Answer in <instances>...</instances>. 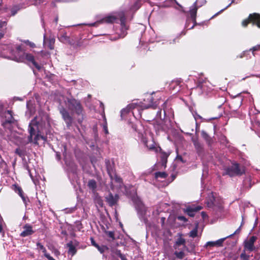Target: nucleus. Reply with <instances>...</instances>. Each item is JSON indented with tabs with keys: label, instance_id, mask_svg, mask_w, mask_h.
Returning <instances> with one entry per match:
<instances>
[{
	"label": "nucleus",
	"instance_id": "43",
	"mask_svg": "<svg viewBox=\"0 0 260 260\" xmlns=\"http://www.w3.org/2000/svg\"><path fill=\"white\" fill-rule=\"evenodd\" d=\"M17 7H18L16 6L12 9V15H14L17 13V10L20 9L19 8H17Z\"/></svg>",
	"mask_w": 260,
	"mask_h": 260
},
{
	"label": "nucleus",
	"instance_id": "37",
	"mask_svg": "<svg viewBox=\"0 0 260 260\" xmlns=\"http://www.w3.org/2000/svg\"><path fill=\"white\" fill-rule=\"evenodd\" d=\"M94 246H95V247H96L98 248V249L100 251V252L102 253L104 252L105 251V247L104 246H103V247H100L98 244H94Z\"/></svg>",
	"mask_w": 260,
	"mask_h": 260
},
{
	"label": "nucleus",
	"instance_id": "40",
	"mask_svg": "<svg viewBox=\"0 0 260 260\" xmlns=\"http://www.w3.org/2000/svg\"><path fill=\"white\" fill-rule=\"evenodd\" d=\"M24 43L29 45L31 48H35L36 47V45L34 43L30 42L28 40L24 41Z\"/></svg>",
	"mask_w": 260,
	"mask_h": 260
},
{
	"label": "nucleus",
	"instance_id": "55",
	"mask_svg": "<svg viewBox=\"0 0 260 260\" xmlns=\"http://www.w3.org/2000/svg\"><path fill=\"white\" fill-rule=\"evenodd\" d=\"M104 131H105V133L107 134H108V128H107V126L106 125H104Z\"/></svg>",
	"mask_w": 260,
	"mask_h": 260
},
{
	"label": "nucleus",
	"instance_id": "28",
	"mask_svg": "<svg viewBox=\"0 0 260 260\" xmlns=\"http://www.w3.org/2000/svg\"><path fill=\"white\" fill-rule=\"evenodd\" d=\"M167 175L165 172H158L155 173V178L158 179L159 178L165 179L167 177Z\"/></svg>",
	"mask_w": 260,
	"mask_h": 260
},
{
	"label": "nucleus",
	"instance_id": "20",
	"mask_svg": "<svg viewBox=\"0 0 260 260\" xmlns=\"http://www.w3.org/2000/svg\"><path fill=\"white\" fill-rule=\"evenodd\" d=\"M55 39L54 38L50 39L49 40H47L44 36V44L47 46V47L52 50L54 48V44Z\"/></svg>",
	"mask_w": 260,
	"mask_h": 260
},
{
	"label": "nucleus",
	"instance_id": "46",
	"mask_svg": "<svg viewBox=\"0 0 260 260\" xmlns=\"http://www.w3.org/2000/svg\"><path fill=\"white\" fill-rule=\"evenodd\" d=\"M59 40L61 41H66V40H68V38L66 36V35H62L61 36H60L59 38Z\"/></svg>",
	"mask_w": 260,
	"mask_h": 260
},
{
	"label": "nucleus",
	"instance_id": "63",
	"mask_svg": "<svg viewBox=\"0 0 260 260\" xmlns=\"http://www.w3.org/2000/svg\"><path fill=\"white\" fill-rule=\"evenodd\" d=\"M239 230H240V228L237 230H236V231L233 235L237 233L238 232Z\"/></svg>",
	"mask_w": 260,
	"mask_h": 260
},
{
	"label": "nucleus",
	"instance_id": "16",
	"mask_svg": "<svg viewBox=\"0 0 260 260\" xmlns=\"http://www.w3.org/2000/svg\"><path fill=\"white\" fill-rule=\"evenodd\" d=\"M67 247L69 248L68 254L71 256L74 255L77 252V249L75 245L73 244L72 241H70L66 244Z\"/></svg>",
	"mask_w": 260,
	"mask_h": 260
},
{
	"label": "nucleus",
	"instance_id": "58",
	"mask_svg": "<svg viewBox=\"0 0 260 260\" xmlns=\"http://www.w3.org/2000/svg\"><path fill=\"white\" fill-rule=\"evenodd\" d=\"M0 233H4L2 225L0 224Z\"/></svg>",
	"mask_w": 260,
	"mask_h": 260
},
{
	"label": "nucleus",
	"instance_id": "2",
	"mask_svg": "<svg viewBox=\"0 0 260 260\" xmlns=\"http://www.w3.org/2000/svg\"><path fill=\"white\" fill-rule=\"evenodd\" d=\"M245 173V167L238 163H233L231 166L224 169L223 175H228L230 177L241 176Z\"/></svg>",
	"mask_w": 260,
	"mask_h": 260
},
{
	"label": "nucleus",
	"instance_id": "54",
	"mask_svg": "<svg viewBox=\"0 0 260 260\" xmlns=\"http://www.w3.org/2000/svg\"><path fill=\"white\" fill-rule=\"evenodd\" d=\"M119 257L121 258V260H126L125 256L121 252H119Z\"/></svg>",
	"mask_w": 260,
	"mask_h": 260
},
{
	"label": "nucleus",
	"instance_id": "35",
	"mask_svg": "<svg viewBox=\"0 0 260 260\" xmlns=\"http://www.w3.org/2000/svg\"><path fill=\"white\" fill-rule=\"evenodd\" d=\"M105 233L106 235L109 237L112 240L115 239L114 232L113 231H106Z\"/></svg>",
	"mask_w": 260,
	"mask_h": 260
},
{
	"label": "nucleus",
	"instance_id": "52",
	"mask_svg": "<svg viewBox=\"0 0 260 260\" xmlns=\"http://www.w3.org/2000/svg\"><path fill=\"white\" fill-rule=\"evenodd\" d=\"M42 252L44 253V256L47 258V255H50L49 254H48V253H47V251H46V248H44V249H42Z\"/></svg>",
	"mask_w": 260,
	"mask_h": 260
},
{
	"label": "nucleus",
	"instance_id": "61",
	"mask_svg": "<svg viewBox=\"0 0 260 260\" xmlns=\"http://www.w3.org/2000/svg\"><path fill=\"white\" fill-rule=\"evenodd\" d=\"M35 118H37L36 119V120H35V123H34V124H35V123H36V122H39V121H37L38 118H37V117H36Z\"/></svg>",
	"mask_w": 260,
	"mask_h": 260
},
{
	"label": "nucleus",
	"instance_id": "44",
	"mask_svg": "<svg viewBox=\"0 0 260 260\" xmlns=\"http://www.w3.org/2000/svg\"><path fill=\"white\" fill-rule=\"evenodd\" d=\"M220 141L223 144L226 143L227 140L226 137L224 136H221L220 137Z\"/></svg>",
	"mask_w": 260,
	"mask_h": 260
},
{
	"label": "nucleus",
	"instance_id": "12",
	"mask_svg": "<svg viewBox=\"0 0 260 260\" xmlns=\"http://www.w3.org/2000/svg\"><path fill=\"white\" fill-rule=\"evenodd\" d=\"M23 231L20 234V236L25 237L30 236L34 233V231L32 230V227L29 224H26L23 226Z\"/></svg>",
	"mask_w": 260,
	"mask_h": 260
},
{
	"label": "nucleus",
	"instance_id": "39",
	"mask_svg": "<svg viewBox=\"0 0 260 260\" xmlns=\"http://www.w3.org/2000/svg\"><path fill=\"white\" fill-rule=\"evenodd\" d=\"M15 153L21 157H22L24 155L23 151L21 150L19 148H17L15 150Z\"/></svg>",
	"mask_w": 260,
	"mask_h": 260
},
{
	"label": "nucleus",
	"instance_id": "11",
	"mask_svg": "<svg viewBox=\"0 0 260 260\" xmlns=\"http://www.w3.org/2000/svg\"><path fill=\"white\" fill-rule=\"evenodd\" d=\"M147 100L150 102V104H147L146 103H143L142 105H141V107L142 109H146L148 108H152L153 109H156L157 107L158 104L156 103V102H153V98L151 95H149V97L147 98Z\"/></svg>",
	"mask_w": 260,
	"mask_h": 260
},
{
	"label": "nucleus",
	"instance_id": "15",
	"mask_svg": "<svg viewBox=\"0 0 260 260\" xmlns=\"http://www.w3.org/2000/svg\"><path fill=\"white\" fill-rule=\"evenodd\" d=\"M197 2H195L193 5L190 7L189 10V14L190 17L193 22L196 23V15L197 12L198 8L196 6Z\"/></svg>",
	"mask_w": 260,
	"mask_h": 260
},
{
	"label": "nucleus",
	"instance_id": "31",
	"mask_svg": "<svg viewBox=\"0 0 260 260\" xmlns=\"http://www.w3.org/2000/svg\"><path fill=\"white\" fill-rule=\"evenodd\" d=\"M105 162H106L108 173H109V174L110 175L111 177L112 178L111 172L112 171V167L111 165L110 162L109 160H106Z\"/></svg>",
	"mask_w": 260,
	"mask_h": 260
},
{
	"label": "nucleus",
	"instance_id": "3",
	"mask_svg": "<svg viewBox=\"0 0 260 260\" xmlns=\"http://www.w3.org/2000/svg\"><path fill=\"white\" fill-rule=\"evenodd\" d=\"M68 109L80 115L82 112V107L79 101L74 99H68L66 103Z\"/></svg>",
	"mask_w": 260,
	"mask_h": 260
},
{
	"label": "nucleus",
	"instance_id": "22",
	"mask_svg": "<svg viewBox=\"0 0 260 260\" xmlns=\"http://www.w3.org/2000/svg\"><path fill=\"white\" fill-rule=\"evenodd\" d=\"M125 18L124 17H121L120 18L121 30L123 32V34L121 36V37L122 38H123L126 35V32H125V31H126L128 29L125 25Z\"/></svg>",
	"mask_w": 260,
	"mask_h": 260
},
{
	"label": "nucleus",
	"instance_id": "32",
	"mask_svg": "<svg viewBox=\"0 0 260 260\" xmlns=\"http://www.w3.org/2000/svg\"><path fill=\"white\" fill-rule=\"evenodd\" d=\"M260 50V45H256L253 47H252L251 48H250L249 50H248V51H251L252 53V55L254 56H255V51H259Z\"/></svg>",
	"mask_w": 260,
	"mask_h": 260
},
{
	"label": "nucleus",
	"instance_id": "18",
	"mask_svg": "<svg viewBox=\"0 0 260 260\" xmlns=\"http://www.w3.org/2000/svg\"><path fill=\"white\" fill-rule=\"evenodd\" d=\"M225 238H221L216 241H209L206 243V246H221Z\"/></svg>",
	"mask_w": 260,
	"mask_h": 260
},
{
	"label": "nucleus",
	"instance_id": "14",
	"mask_svg": "<svg viewBox=\"0 0 260 260\" xmlns=\"http://www.w3.org/2000/svg\"><path fill=\"white\" fill-rule=\"evenodd\" d=\"M137 104L136 103H132L127 106L125 108L121 110V117H123V116L129 113L131 110L136 108Z\"/></svg>",
	"mask_w": 260,
	"mask_h": 260
},
{
	"label": "nucleus",
	"instance_id": "56",
	"mask_svg": "<svg viewBox=\"0 0 260 260\" xmlns=\"http://www.w3.org/2000/svg\"><path fill=\"white\" fill-rule=\"evenodd\" d=\"M201 214L203 218H205L207 217V214H206L205 212H202Z\"/></svg>",
	"mask_w": 260,
	"mask_h": 260
},
{
	"label": "nucleus",
	"instance_id": "62",
	"mask_svg": "<svg viewBox=\"0 0 260 260\" xmlns=\"http://www.w3.org/2000/svg\"><path fill=\"white\" fill-rule=\"evenodd\" d=\"M154 148V146H150V147H149V148L150 149H153Z\"/></svg>",
	"mask_w": 260,
	"mask_h": 260
},
{
	"label": "nucleus",
	"instance_id": "41",
	"mask_svg": "<svg viewBox=\"0 0 260 260\" xmlns=\"http://www.w3.org/2000/svg\"><path fill=\"white\" fill-rule=\"evenodd\" d=\"M201 135L203 138H204L205 140H208L209 138V136L207 134V133L204 131H202L201 132Z\"/></svg>",
	"mask_w": 260,
	"mask_h": 260
},
{
	"label": "nucleus",
	"instance_id": "64",
	"mask_svg": "<svg viewBox=\"0 0 260 260\" xmlns=\"http://www.w3.org/2000/svg\"><path fill=\"white\" fill-rule=\"evenodd\" d=\"M69 211L70 212H72L73 211V209H70Z\"/></svg>",
	"mask_w": 260,
	"mask_h": 260
},
{
	"label": "nucleus",
	"instance_id": "21",
	"mask_svg": "<svg viewBox=\"0 0 260 260\" xmlns=\"http://www.w3.org/2000/svg\"><path fill=\"white\" fill-rule=\"evenodd\" d=\"M5 117L6 118V122L9 123H14L15 119L12 116V112L10 110H8L6 112Z\"/></svg>",
	"mask_w": 260,
	"mask_h": 260
},
{
	"label": "nucleus",
	"instance_id": "9",
	"mask_svg": "<svg viewBox=\"0 0 260 260\" xmlns=\"http://www.w3.org/2000/svg\"><path fill=\"white\" fill-rule=\"evenodd\" d=\"M117 18L114 16H108L104 17L101 20L98 21L94 23L88 24V25L90 26H96L98 24L103 23H110L114 22Z\"/></svg>",
	"mask_w": 260,
	"mask_h": 260
},
{
	"label": "nucleus",
	"instance_id": "17",
	"mask_svg": "<svg viewBox=\"0 0 260 260\" xmlns=\"http://www.w3.org/2000/svg\"><path fill=\"white\" fill-rule=\"evenodd\" d=\"M14 190L16 193H17L20 196V197L22 199L23 202L25 204H26V201H27V198H25V197L24 196L22 188L18 185H14Z\"/></svg>",
	"mask_w": 260,
	"mask_h": 260
},
{
	"label": "nucleus",
	"instance_id": "26",
	"mask_svg": "<svg viewBox=\"0 0 260 260\" xmlns=\"http://www.w3.org/2000/svg\"><path fill=\"white\" fill-rule=\"evenodd\" d=\"M37 118H34V119L31 121L29 125V138L30 139H32V137L35 134V129L31 126V124H34L36 119Z\"/></svg>",
	"mask_w": 260,
	"mask_h": 260
},
{
	"label": "nucleus",
	"instance_id": "45",
	"mask_svg": "<svg viewBox=\"0 0 260 260\" xmlns=\"http://www.w3.org/2000/svg\"><path fill=\"white\" fill-rule=\"evenodd\" d=\"M113 179H114L115 181L118 183H121L122 181V179L116 175H115L114 178Z\"/></svg>",
	"mask_w": 260,
	"mask_h": 260
},
{
	"label": "nucleus",
	"instance_id": "38",
	"mask_svg": "<svg viewBox=\"0 0 260 260\" xmlns=\"http://www.w3.org/2000/svg\"><path fill=\"white\" fill-rule=\"evenodd\" d=\"M141 6L140 1H137L133 7V9L134 10H138Z\"/></svg>",
	"mask_w": 260,
	"mask_h": 260
},
{
	"label": "nucleus",
	"instance_id": "23",
	"mask_svg": "<svg viewBox=\"0 0 260 260\" xmlns=\"http://www.w3.org/2000/svg\"><path fill=\"white\" fill-rule=\"evenodd\" d=\"M88 187L94 192L97 187L96 182L94 179H90L87 183Z\"/></svg>",
	"mask_w": 260,
	"mask_h": 260
},
{
	"label": "nucleus",
	"instance_id": "13",
	"mask_svg": "<svg viewBox=\"0 0 260 260\" xmlns=\"http://www.w3.org/2000/svg\"><path fill=\"white\" fill-rule=\"evenodd\" d=\"M202 207L200 206L197 207H188L184 210V212L186 213L189 216L193 217L196 212L201 210Z\"/></svg>",
	"mask_w": 260,
	"mask_h": 260
},
{
	"label": "nucleus",
	"instance_id": "42",
	"mask_svg": "<svg viewBox=\"0 0 260 260\" xmlns=\"http://www.w3.org/2000/svg\"><path fill=\"white\" fill-rule=\"evenodd\" d=\"M248 52V50H245L242 52V53L239 55H238L237 57H239L240 58H242L243 57L246 55V53Z\"/></svg>",
	"mask_w": 260,
	"mask_h": 260
},
{
	"label": "nucleus",
	"instance_id": "6",
	"mask_svg": "<svg viewBox=\"0 0 260 260\" xmlns=\"http://www.w3.org/2000/svg\"><path fill=\"white\" fill-rule=\"evenodd\" d=\"M257 239L256 236H251L249 239L244 241L243 243L244 248L245 250L251 252L255 250L254 243Z\"/></svg>",
	"mask_w": 260,
	"mask_h": 260
},
{
	"label": "nucleus",
	"instance_id": "8",
	"mask_svg": "<svg viewBox=\"0 0 260 260\" xmlns=\"http://www.w3.org/2000/svg\"><path fill=\"white\" fill-rule=\"evenodd\" d=\"M134 202L138 214L143 217L146 213V209L142 201L138 198L134 199Z\"/></svg>",
	"mask_w": 260,
	"mask_h": 260
},
{
	"label": "nucleus",
	"instance_id": "25",
	"mask_svg": "<svg viewBox=\"0 0 260 260\" xmlns=\"http://www.w3.org/2000/svg\"><path fill=\"white\" fill-rule=\"evenodd\" d=\"M7 171V165L4 160H2L0 161V172L1 173V174H3V173H5Z\"/></svg>",
	"mask_w": 260,
	"mask_h": 260
},
{
	"label": "nucleus",
	"instance_id": "51",
	"mask_svg": "<svg viewBox=\"0 0 260 260\" xmlns=\"http://www.w3.org/2000/svg\"><path fill=\"white\" fill-rule=\"evenodd\" d=\"M235 0H232V2L231 3L228 5L224 9H222L219 12L217 13L215 15H217L218 13H219L220 12H222L224 10L226 9L227 8H228L229 7H230L231 6V5L233 3H235Z\"/></svg>",
	"mask_w": 260,
	"mask_h": 260
},
{
	"label": "nucleus",
	"instance_id": "24",
	"mask_svg": "<svg viewBox=\"0 0 260 260\" xmlns=\"http://www.w3.org/2000/svg\"><path fill=\"white\" fill-rule=\"evenodd\" d=\"M185 244V240L180 237L176 241V242L174 245V247L175 249H177L178 248V247L181 245H183L184 247H186Z\"/></svg>",
	"mask_w": 260,
	"mask_h": 260
},
{
	"label": "nucleus",
	"instance_id": "36",
	"mask_svg": "<svg viewBox=\"0 0 260 260\" xmlns=\"http://www.w3.org/2000/svg\"><path fill=\"white\" fill-rule=\"evenodd\" d=\"M132 127V128H133V131L136 132H137L138 134H141V132L138 129V126L136 124H134L133 123H130L129 124Z\"/></svg>",
	"mask_w": 260,
	"mask_h": 260
},
{
	"label": "nucleus",
	"instance_id": "30",
	"mask_svg": "<svg viewBox=\"0 0 260 260\" xmlns=\"http://www.w3.org/2000/svg\"><path fill=\"white\" fill-rule=\"evenodd\" d=\"M189 235L192 238H195L198 236V225L193 230L190 232Z\"/></svg>",
	"mask_w": 260,
	"mask_h": 260
},
{
	"label": "nucleus",
	"instance_id": "27",
	"mask_svg": "<svg viewBox=\"0 0 260 260\" xmlns=\"http://www.w3.org/2000/svg\"><path fill=\"white\" fill-rule=\"evenodd\" d=\"M169 156V154L166 152H162L160 154V158L162 166H166L167 162V158Z\"/></svg>",
	"mask_w": 260,
	"mask_h": 260
},
{
	"label": "nucleus",
	"instance_id": "1",
	"mask_svg": "<svg viewBox=\"0 0 260 260\" xmlns=\"http://www.w3.org/2000/svg\"><path fill=\"white\" fill-rule=\"evenodd\" d=\"M15 48L16 50L10 49V53L12 55L13 60L20 62L23 61L24 59H26L28 61L32 63L38 70L41 69V66L35 61L32 55L29 53H25L20 45L17 46Z\"/></svg>",
	"mask_w": 260,
	"mask_h": 260
},
{
	"label": "nucleus",
	"instance_id": "33",
	"mask_svg": "<svg viewBox=\"0 0 260 260\" xmlns=\"http://www.w3.org/2000/svg\"><path fill=\"white\" fill-rule=\"evenodd\" d=\"M246 251L244 249L243 251L240 254V257L243 260H249V255L246 254Z\"/></svg>",
	"mask_w": 260,
	"mask_h": 260
},
{
	"label": "nucleus",
	"instance_id": "49",
	"mask_svg": "<svg viewBox=\"0 0 260 260\" xmlns=\"http://www.w3.org/2000/svg\"><path fill=\"white\" fill-rule=\"evenodd\" d=\"M37 245L41 250L44 249V248H45L44 246L39 242L37 243Z\"/></svg>",
	"mask_w": 260,
	"mask_h": 260
},
{
	"label": "nucleus",
	"instance_id": "57",
	"mask_svg": "<svg viewBox=\"0 0 260 260\" xmlns=\"http://www.w3.org/2000/svg\"><path fill=\"white\" fill-rule=\"evenodd\" d=\"M4 32H0V40L3 38L4 36Z\"/></svg>",
	"mask_w": 260,
	"mask_h": 260
},
{
	"label": "nucleus",
	"instance_id": "29",
	"mask_svg": "<svg viewBox=\"0 0 260 260\" xmlns=\"http://www.w3.org/2000/svg\"><path fill=\"white\" fill-rule=\"evenodd\" d=\"M48 249L56 256H59L60 254V252L54 246H49Z\"/></svg>",
	"mask_w": 260,
	"mask_h": 260
},
{
	"label": "nucleus",
	"instance_id": "4",
	"mask_svg": "<svg viewBox=\"0 0 260 260\" xmlns=\"http://www.w3.org/2000/svg\"><path fill=\"white\" fill-rule=\"evenodd\" d=\"M249 22L256 24L258 28H260V15L258 13L250 14L248 19L242 21V25L246 27Z\"/></svg>",
	"mask_w": 260,
	"mask_h": 260
},
{
	"label": "nucleus",
	"instance_id": "60",
	"mask_svg": "<svg viewBox=\"0 0 260 260\" xmlns=\"http://www.w3.org/2000/svg\"><path fill=\"white\" fill-rule=\"evenodd\" d=\"M119 252H120V250H117L116 252V254L119 257Z\"/></svg>",
	"mask_w": 260,
	"mask_h": 260
},
{
	"label": "nucleus",
	"instance_id": "59",
	"mask_svg": "<svg viewBox=\"0 0 260 260\" xmlns=\"http://www.w3.org/2000/svg\"><path fill=\"white\" fill-rule=\"evenodd\" d=\"M91 243H92V245H93V246H94V244H96V243L94 242V241L93 240V239L92 238H91Z\"/></svg>",
	"mask_w": 260,
	"mask_h": 260
},
{
	"label": "nucleus",
	"instance_id": "19",
	"mask_svg": "<svg viewBox=\"0 0 260 260\" xmlns=\"http://www.w3.org/2000/svg\"><path fill=\"white\" fill-rule=\"evenodd\" d=\"M193 145L194 146L197 151V153L199 155H201L202 153L203 152V145L201 144L197 140H193Z\"/></svg>",
	"mask_w": 260,
	"mask_h": 260
},
{
	"label": "nucleus",
	"instance_id": "7",
	"mask_svg": "<svg viewBox=\"0 0 260 260\" xmlns=\"http://www.w3.org/2000/svg\"><path fill=\"white\" fill-rule=\"evenodd\" d=\"M59 112L62 117L65 121L68 127L71 125L73 122V118L70 116L68 111L63 107H59Z\"/></svg>",
	"mask_w": 260,
	"mask_h": 260
},
{
	"label": "nucleus",
	"instance_id": "34",
	"mask_svg": "<svg viewBox=\"0 0 260 260\" xmlns=\"http://www.w3.org/2000/svg\"><path fill=\"white\" fill-rule=\"evenodd\" d=\"M174 254L176 257L179 259H182L184 256V253L183 251H181L180 252L175 251Z\"/></svg>",
	"mask_w": 260,
	"mask_h": 260
},
{
	"label": "nucleus",
	"instance_id": "50",
	"mask_svg": "<svg viewBox=\"0 0 260 260\" xmlns=\"http://www.w3.org/2000/svg\"><path fill=\"white\" fill-rule=\"evenodd\" d=\"M177 159L178 160H180V161H181L182 162H185V161L183 160L182 157L180 155H177Z\"/></svg>",
	"mask_w": 260,
	"mask_h": 260
},
{
	"label": "nucleus",
	"instance_id": "5",
	"mask_svg": "<svg viewBox=\"0 0 260 260\" xmlns=\"http://www.w3.org/2000/svg\"><path fill=\"white\" fill-rule=\"evenodd\" d=\"M222 200L219 197H215L212 194L211 197L207 202V205L209 207H214L218 209L222 208Z\"/></svg>",
	"mask_w": 260,
	"mask_h": 260
},
{
	"label": "nucleus",
	"instance_id": "48",
	"mask_svg": "<svg viewBox=\"0 0 260 260\" xmlns=\"http://www.w3.org/2000/svg\"><path fill=\"white\" fill-rule=\"evenodd\" d=\"M178 219L180 220H181V221H183L184 222L187 221L186 218L184 216H179L178 217Z\"/></svg>",
	"mask_w": 260,
	"mask_h": 260
},
{
	"label": "nucleus",
	"instance_id": "53",
	"mask_svg": "<svg viewBox=\"0 0 260 260\" xmlns=\"http://www.w3.org/2000/svg\"><path fill=\"white\" fill-rule=\"evenodd\" d=\"M161 110H159L157 112V114H156V117H158V118H159L160 119H162L161 118Z\"/></svg>",
	"mask_w": 260,
	"mask_h": 260
},
{
	"label": "nucleus",
	"instance_id": "10",
	"mask_svg": "<svg viewBox=\"0 0 260 260\" xmlns=\"http://www.w3.org/2000/svg\"><path fill=\"white\" fill-rule=\"evenodd\" d=\"M106 199L109 205L112 207L117 204L119 200V196L117 194H115L114 196L111 193H110L106 197Z\"/></svg>",
	"mask_w": 260,
	"mask_h": 260
},
{
	"label": "nucleus",
	"instance_id": "47",
	"mask_svg": "<svg viewBox=\"0 0 260 260\" xmlns=\"http://www.w3.org/2000/svg\"><path fill=\"white\" fill-rule=\"evenodd\" d=\"M7 25V22L5 21H0V28L6 26Z\"/></svg>",
	"mask_w": 260,
	"mask_h": 260
}]
</instances>
